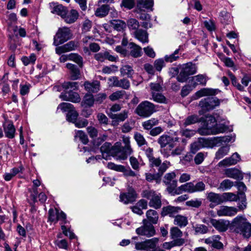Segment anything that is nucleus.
Segmentation results:
<instances>
[{"mask_svg":"<svg viewBox=\"0 0 251 251\" xmlns=\"http://www.w3.org/2000/svg\"><path fill=\"white\" fill-rule=\"evenodd\" d=\"M152 97L153 100L157 102L163 103H167L166 98L160 92L157 93L153 92V95H152Z\"/></svg>","mask_w":251,"mask_h":251,"instance_id":"54","label":"nucleus"},{"mask_svg":"<svg viewBox=\"0 0 251 251\" xmlns=\"http://www.w3.org/2000/svg\"><path fill=\"white\" fill-rule=\"evenodd\" d=\"M136 197L135 191L133 189H130L127 192L121 193L120 201L126 204L135 201Z\"/></svg>","mask_w":251,"mask_h":251,"instance_id":"17","label":"nucleus"},{"mask_svg":"<svg viewBox=\"0 0 251 251\" xmlns=\"http://www.w3.org/2000/svg\"><path fill=\"white\" fill-rule=\"evenodd\" d=\"M146 153L152 166L158 167L160 165L161 160L159 158H155L152 156V150L149 149L146 151Z\"/></svg>","mask_w":251,"mask_h":251,"instance_id":"47","label":"nucleus"},{"mask_svg":"<svg viewBox=\"0 0 251 251\" xmlns=\"http://www.w3.org/2000/svg\"><path fill=\"white\" fill-rule=\"evenodd\" d=\"M142 197L150 200L149 205L150 207L155 209L160 208L162 203L161 201V196L153 190H144L142 194Z\"/></svg>","mask_w":251,"mask_h":251,"instance_id":"4","label":"nucleus"},{"mask_svg":"<svg viewBox=\"0 0 251 251\" xmlns=\"http://www.w3.org/2000/svg\"><path fill=\"white\" fill-rule=\"evenodd\" d=\"M234 222L238 226L241 233L246 238L251 236V225L242 217H237Z\"/></svg>","mask_w":251,"mask_h":251,"instance_id":"10","label":"nucleus"},{"mask_svg":"<svg viewBox=\"0 0 251 251\" xmlns=\"http://www.w3.org/2000/svg\"><path fill=\"white\" fill-rule=\"evenodd\" d=\"M158 241V239L157 238H153L144 242H137L135 243V248L138 250L148 251L155 248Z\"/></svg>","mask_w":251,"mask_h":251,"instance_id":"11","label":"nucleus"},{"mask_svg":"<svg viewBox=\"0 0 251 251\" xmlns=\"http://www.w3.org/2000/svg\"><path fill=\"white\" fill-rule=\"evenodd\" d=\"M170 234L172 239H175L182 236V231L176 226L173 227L170 229Z\"/></svg>","mask_w":251,"mask_h":251,"instance_id":"60","label":"nucleus"},{"mask_svg":"<svg viewBox=\"0 0 251 251\" xmlns=\"http://www.w3.org/2000/svg\"><path fill=\"white\" fill-rule=\"evenodd\" d=\"M205 185L202 181L197 182L196 184L192 182L186 183L179 186L181 194L184 192L189 193L201 192L205 190Z\"/></svg>","mask_w":251,"mask_h":251,"instance_id":"7","label":"nucleus"},{"mask_svg":"<svg viewBox=\"0 0 251 251\" xmlns=\"http://www.w3.org/2000/svg\"><path fill=\"white\" fill-rule=\"evenodd\" d=\"M208 121H210L211 123L213 124L212 126H207L206 127H203L200 128L196 131L201 135H208L209 134H215L219 133L220 132V128L218 127L216 124V120L215 118L212 116L208 117Z\"/></svg>","mask_w":251,"mask_h":251,"instance_id":"8","label":"nucleus"},{"mask_svg":"<svg viewBox=\"0 0 251 251\" xmlns=\"http://www.w3.org/2000/svg\"><path fill=\"white\" fill-rule=\"evenodd\" d=\"M183 127H180V133L182 136H185L186 138L192 137L197 132L195 130L184 128Z\"/></svg>","mask_w":251,"mask_h":251,"instance_id":"56","label":"nucleus"},{"mask_svg":"<svg viewBox=\"0 0 251 251\" xmlns=\"http://www.w3.org/2000/svg\"><path fill=\"white\" fill-rule=\"evenodd\" d=\"M158 124V120L155 118H151L147 121L144 122L142 125L146 129H151L153 126Z\"/></svg>","mask_w":251,"mask_h":251,"instance_id":"51","label":"nucleus"},{"mask_svg":"<svg viewBox=\"0 0 251 251\" xmlns=\"http://www.w3.org/2000/svg\"><path fill=\"white\" fill-rule=\"evenodd\" d=\"M137 11H142L145 9H151L153 5V0H137Z\"/></svg>","mask_w":251,"mask_h":251,"instance_id":"29","label":"nucleus"},{"mask_svg":"<svg viewBox=\"0 0 251 251\" xmlns=\"http://www.w3.org/2000/svg\"><path fill=\"white\" fill-rule=\"evenodd\" d=\"M225 174L228 177L240 180H242L244 177L242 172L235 168L226 169Z\"/></svg>","mask_w":251,"mask_h":251,"instance_id":"21","label":"nucleus"},{"mask_svg":"<svg viewBox=\"0 0 251 251\" xmlns=\"http://www.w3.org/2000/svg\"><path fill=\"white\" fill-rule=\"evenodd\" d=\"M85 89L88 92L97 93L100 88V83L98 81H94L92 82L85 81L84 84Z\"/></svg>","mask_w":251,"mask_h":251,"instance_id":"28","label":"nucleus"},{"mask_svg":"<svg viewBox=\"0 0 251 251\" xmlns=\"http://www.w3.org/2000/svg\"><path fill=\"white\" fill-rule=\"evenodd\" d=\"M126 95V92L123 90L117 91L109 96V99L112 101L122 99Z\"/></svg>","mask_w":251,"mask_h":251,"instance_id":"49","label":"nucleus"},{"mask_svg":"<svg viewBox=\"0 0 251 251\" xmlns=\"http://www.w3.org/2000/svg\"><path fill=\"white\" fill-rule=\"evenodd\" d=\"M146 220H143L144 226L137 228L136 232L138 235L151 237L155 234V231L154 226L151 224H147Z\"/></svg>","mask_w":251,"mask_h":251,"instance_id":"13","label":"nucleus"},{"mask_svg":"<svg viewBox=\"0 0 251 251\" xmlns=\"http://www.w3.org/2000/svg\"><path fill=\"white\" fill-rule=\"evenodd\" d=\"M146 216L148 221L153 224L157 223L158 220V214L157 212L152 209L148 210L146 212Z\"/></svg>","mask_w":251,"mask_h":251,"instance_id":"42","label":"nucleus"},{"mask_svg":"<svg viewBox=\"0 0 251 251\" xmlns=\"http://www.w3.org/2000/svg\"><path fill=\"white\" fill-rule=\"evenodd\" d=\"M134 138L139 146H142L147 144V142L144 136L139 132L135 133Z\"/></svg>","mask_w":251,"mask_h":251,"instance_id":"57","label":"nucleus"},{"mask_svg":"<svg viewBox=\"0 0 251 251\" xmlns=\"http://www.w3.org/2000/svg\"><path fill=\"white\" fill-rule=\"evenodd\" d=\"M121 75L123 76L126 75L131 78L134 74V70L132 67L128 65L123 66L120 69Z\"/></svg>","mask_w":251,"mask_h":251,"instance_id":"44","label":"nucleus"},{"mask_svg":"<svg viewBox=\"0 0 251 251\" xmlns=\"http://www.w3.org/2000/svg\"><path fill=\"white\" fill-rule=\"evenodd\" d=\"M183 151V148L180 146L177 147L175 150L172 151L170 153L166 151L165 149L161 150V153L166 157L172 155L173 156L181 154Z\"/></svg>","mask_w":251,"mask_h":251,"instance_id":"45","label":"nucleus"},{"mask_svg":"<svg viewBox=\"0 0 251 251\" xmlns=\"http://www.w3.org/2000/svg\"><path fill=\"white\" fill-rule=\"evenodd\" d=\"M155 111V105L148 100L141 102L135 109V113L139 116L144 118L150 117Z\"/></svg>","mask_w":251,"mask_h":251,"instance_id":"3","label":"nucleus"},{"mask_svg":"<svg viewBox=\"0 0 251 251\" xmlns=\"http://www.w3.org/2000/svg\"><path fill=\"white\" fill-rule=\"evenodd\" d=\"M129 49H130L129 54L132 57L137 58L141 56L142 48L139 46L133 43H130Z\"/></svg>","mask_w":251,"mask_h":251,"instance_id":"32","label":"nucleus"},{"mask_svg":"<svg viewBox=\"0 0 251 251\" xmlns=\"http://www.w3.org/2000/svg\"><path fill=\"white\" fill-rule=\"evenodd\" d=\"M92 22L88 19H85L82 22V30L83 32H87L90 31L92 27Z\"/></svg>","mask_w":251,"mask_h":251,"instance_id":"64","label":"nucleus"},{"mask_svg":"<svg viewBox=\"0 0 251 251\" xmlns=\"http://www.w3.org/2000/svg\"><path fill=\"white\" fill-rule=\"evenodd\" d=\"M79 16L78 12L75 9H71L70 11L66 10L64 15L62 19L67 24H72L75 23Z\"/></svg>","mask_w":251,"mask_h":251,"instance_id":"19","label":"nucleus"},{"mask_svg":"<svg viewBox=\"0 0 251 251\" xmlns=\"http://www.w3.org/2000/svg\"><path fill=\"white\" fill-rule=\"evenodd\" d=\"M71 32L69 28L63 27L59 28L53 38V45L57 46L70 39Z\"/></svg>","mask_w":251,"mask_h":251,"instance_id":"6","label":"nucleus"},{"mask_svg":"<svg viewBox=\"0 0 251 251\" xmlns=\"http://www.w3.org/2000/svg\"><path fill=\"white\" fill-rule=\"evenodd\" d=\"M74 108L73 104L67 102H62L60 103L57 107L58 109H60L62 112H67L68 113H69Z\"/></svg>","mask_w":251,"mask_h":251,"instance_id":"53","label":"nucleus"},{"mask_svg":"<svg viewBox=\"0 0 251 251\" xmlns=\"http://www.w3.org/2000/svg\"><path fill=\"white\" fill-rule=\"evenodd\" d=\"M238 199V195L233 193L226 192L221 195V202L237 201Z\"/></svg>","mask_w":251,"mask_h":251,"instance_id":"36","label":"nucleus"},{"mask_svg":"<svg viewBox=\"0 0 251 251\" xmlns=\"http://www.w3.org/2000/svg\"><path fill=\"white\" fill-rule=\"evenodd\" d=\"M179 51L180 49H177L173 53L169 55H165L164 57L165 60L168 62H173L179 58Z\"/></svg>","mask_w":251,"mask_h":251,"instance_id":"52","label":"nucleus"},{"mask_svg":"<svg viewBox=\"0 0 251 251\" xmlns=\"http://www.w3.org/2000/svg\"><path fill=\"white\" fill-rule=\"evenodd\" d=\"M129 111L125 110L118 114H111L110 118L112 119L113 123H119L124 121L128 118Z\"/></svg>","mask_w":251,"mask_h":251,"instance_id":"26","label":"nucleus"},{"mask_svg":"<svg viewBox=\"0 0 251 251\" xmlns=\"http://www.w3.org/2000/svg\"><path fill=\"white\" fill-rule=\"evenodd\" d=\"M95 102L94 96L92 94L87 93L84 96L81 104L85 107H92Z\"/></svg>","mask_w":251,"mask_h":251,"instance_id":"41","label":"nucleus"},{"mask_svg":"<svg viewBox=\"0 0 251 251\" xmlns=\"http://www.w3.org/2000/svg\"><path fill=\"white\" fill-rule=\"evenodd\" d=\"M107 167L117 172H123L125 176H139L138 174H136L131 169H126L125 167L121 165H116L113 163H108L107 164Z\"/></svg>","mask_w":251,"mask_h":251,"instance_id":"14","label":"nucleus"},{"mask_svg":"<svg viewBox=\"0 0 251 251\" xmlns=\"http://www.w3.org/2000/svg\"><path fill=\"white\" fill-rule=\"evenodd\" d=\"M220 103L219 100L216 98H207L201 100L200 101V105L205 111H209L218 106Z\"/></svg>","mask_w":251,"mask_h":251,"instance_id":"12","label":"nucleus"},{"mask_svg":"<svg viewBox=\"0 0 251 251\" xmlns=\"http://www.w3.org/2000/svg\"><path fill=\"white\" fill-rule=\"evenodd\" d=\"M3 128L6 137L12 139L15 136V128L11 121H7L3 124Z\"/></svg>","mask_w":251,"mask_h":251,"instance_id":"24","label":"nucleus"},{"mask_svg":"<svg viewBox=\"0 0 251 251\" xmlns=\"http://www.w3.org/2000/svg\"><path fill=\"white\" fill-rule=\"evenodd\" d=\"M50 6L52 7L51 10V13L56 14L62 18L66 9L62 5H57L54 3H50Z\"/></svg>","mask_w":251,"mask_h":251,"instance_id":"39","label":"nucleus"},{"mask_svg":"<svg viewBox=\"0 0 251 251\" xmlns=\"http://www.w3.org/2000/svg\"><path fill=\"white\" fill-rule=\"evenodd\" d=\"M179 74L177 76L178 81L183 82L186 81L188 76L195 74L197 72V67L195 64L191 62L183 64L180 68Z\"/></svg>","mask_w":251,"mask_h":251,"instance_id":"5","label":"nucleus"},{"mask_svg":"<svg viewBox=\"0 0 251 251\" xmlns=\"http://www.w3.org/2000/svg\"><path fill=\"white\" fill-rule=\"evenodd\" d=\"M94 58L96 60L101 62H103L105 59H107L111 62H115L118 59V56L112 55L110 54L108 51H105L95 54Z\"/></svg>","mask_w":251,"mask_h":251,"instance_id":"20","label":"nucleus"},{"mask_svg":"<svg viewBox=\"0 0 251 251\" xmlns=\"http://www.w3.org/2000/svg\"><path fill=\"white\" fill-rule=\"evenodd\" d=\"M207 79L206 76L202 75H199L192 77V82L193 84V86L196 87L197 85H204L206 84Z\"/></svg>","mask_w":251,"mask_h":251,"instance_id":"43","label":"nucleus"},{"mask_svg":"<svg viewBox=\"0 0 251 251\" xmlns=\"http://www.w3.org/2000/svg\"><path fill=\"white\" fill-rule=\"evenodd\" d=\"M75 137L78 138L84 144H86L88 142V138L87 135L82 130L77 131Z\"/></svg>","mask_w":251,"mask_h":251,"instance_id":"62","label":"nucleus"},{"mask_svg":"<svg viewBox=\"0 0 251 251\" xmlns=\"http://www.w3.org/2000/svg\"><path fill=\"white\" fill-rule=\"evenodd\" d=\"M188 223V219L186 216L177 215L175 217L174 224L180 227L186 226Z\"/></svg>","mask_w":251,"mask_h":251,"instance_id":"37","label":"nucleus"},{"mask_svg":"<svg viewBox=\"0 0 251 251\" xmlns=\"http://www.w3.org/2000/svg\"><path fill=\"white\" fill-rule=\"evenodd\" d=\"M99 6L95 11V16L100 18L105 17L108 14L109 11V5L102 4Z\"/></svg>","mask_w":251,"mask_h":251,"instance_id":"34","label":"nucleus"},{"mask_svg":"<svg viewBox=\"0 0 251 251\" xmlns=\"http://www.w3.org/2000/svg\"><path fill=\"white\" fill-rule=\"evenodd\" d=\"M59 210L57 209H50L49 211V220L51 222L56 223Z\"/></svg>","mask_w":251,"mask_h":251,"instance_id":"58","label":"nucleus"},{"mask_svg":"<svg viewBox=\"0 0 251 251\" xmlns=\"http://www.w3.org/2000/svg\"><path fill=\"white\" fill-rule=\"evenodd\" d=\"M78 116V113L75 110V108L72 110L69 113H67L66 118L67 121L72 122H75Z\"/></svg>","mask_w":251,"mask_h":251,"instance_id":"61","label":"nucleus"},{"mask_svg":"<svg viewBox=\"0 0 251 251\" xmlns=\"http://www.w3.org/2000/svg\"><path fill=\"white\" fill-rule=\"evenodd\" d=\"M241 160L239 154L234 153L230 157L226 158L221 161V165L230 166L237 164Z\"/></svg>","mask_w":251,"mask_h":251,"instance_id":"25","label":"nucleus"},{"mask_svg":"<svg viewBox=\"0 0 251 251\" xmlns=\"http://www.w3.org/2000/svg\"><path fill=\"white\" fill-rule=\"evenodd\" d=\"M113 147H112L110 143L107 142H105L100 147V151L102 153V157L103 158L107 159V155L105 157L104 156V153H106V154L109 153L111 149L112 150ZM112 152L114 153V155H115V153L113 152V150H112Z\"/></svg>","mask_w":251,"mask_h":251,"instance_id":"50","label":"nucleus"},{"mask_svg":"<svg viewBox=\"0 0 251 251\" xmlns=\"http://www.w3.org/2000/svg\"><path fill=\"white\" fill-rule=\"evenodd\" d=\"M204 243L211 245L213 248L220 249V237L218 235H214L204 240Z\"/></svg>","mask_w":251,"mask_h":251,"instance_id":"35","label":"nucleus"},{"mask_svg":"<svg viewBox=\"0 0 251 251\" xmlns=\"http://www.w3.org/2000/svg\"><path fill=\"white\" fill-rule=\"evenodd\" d=\"M199 122L200 119L198 116L196 115H192L188 116L184 120L179 122V125L180 127H186Z\"/></svg>","mask_w":251,"mask_h":251,"instance_id":"27","label":"nucleus"},{"mask_svg":"<svg viewBox=\"0 0 251 251\" xmlns=\"http://www.w3.org/2000/svg\"><path fill=\"white\" fill-rule=\"evenodd\" d=\"M207 199L210 202V208H213L220 203V196L218 194L209 192L207 194Z\"/></svg>","mask_w":251,"mask_h":251,"instance_id":"30","label":"nucleus"},{"mask_svg":"<svg viewBox=\"0 0 251 251\" xmlns=\"http://www.w3.org/2000/svg\"><path fill=\"white\" fill-rule=\"evenodd\" d=\"M218 89L211 88H203L197 91L195 94V99H197L201 97L207 96H213L218 94Z\"/></svg>","mask_w":251,"mask_h":251,"instance_id":"22","label":"nucleus"},{"mask_svg":"<svg viewBox=\"0 0 251 251\" xmlns=\"http://www.w3.org/2000/svg\"><path fill=\"white\" fill-rule=\"evenodd\" d=\"M123 141L125 144L124 147H122L121 144L117 142L112 148L115 156L119 159L125 160L127 156L131 155L133 151L130 145V140L128 137H124Z\"/></svg>","mask_w":251,"mask_h":251,"instance_id":"2","label":"nucleus"},{"mask_svg":"<svg viewBox=\"0 0 251 251\" xmlns=\"http://www.w3.org/2000/svg\"><path fill=\"white\" fill-rule=\"evenodd\" d=\"M181 209V207L179 206L169 205L163 207L161 214L163 216L169 215L170 217H174Z\"/></svg>","mask_w":251,"mask_h":251,"instance_id":"23","label":"nucleus"},{"mask_svg":"<svg viewBox=\"0 0 251 251\" xmlns=\"http://www.w3.org/2000/svg\"><path fill=\"white\" fill-rule=\"evenodd\" d=\"M135 37L142 43H148V35L146 30L143 29H138L134 33Z\"/></svg>","mask_w":251,"mask_h":251,"instance_id":"40","label":"nucleus"},{"mask_svg":"<svg viewBox=\"0 0 251 251\" xmlns=\"http://www.w3.org/2000/svg\"><path fill=\"white\" fill-rule=\"evenodd\" d=\"M179 138L178 137H173L168 134H164L160 136L157 140L161 148L164 149L167 145L171 151L174 148L175 142H178Z\"/></svg>","mask_w":251,"mask_h":251,"instance_id":"9","label":"nucleus"},{"mask_svg":"<svg viewBox=\"0 0 251 251\" xmlns=\"http://www.w3.org/2000/svg\"><path fill=\"white\" fill-rule=\"evenodd\" d=\"M229 76L233 85H234L237 88V89L241 91L244 90V86H247L249 84V81H250V76L247 75H245L242 78L241 83L243 85H241L237 82L236 78L232 73H229Z\"/></svg>","mask_w":251,"mask_h":251,"instance_id":"15","label":"nucleus"},{"mask_svg":"<svg viewBox=\"0 0 251 251\" xmlns=\"http://www.w3.org/2000/svg\"><path fill=\"white\" fill-rule=\"evenodd\" d=\"M69 60H72L76 63L80 67L82 66V58L77 54L71 53L69 54Z\"/></svg>","mask_w":251,"mask_h":251,"instance_id":"55","label":"nucleus"},{"mask_svg":"<svg viewBox=\"0 0 251 251\" xmlns=\"http://www.w3.org/2000/svg\"><path fill=\"white\" fill-rule=\"evenodd\" d=\"M59 98L63 100L70 101L73 102H79L81 99L79 94L70 91L65 93H61Z\"/></svg>","mask_w":251,"mask_h":251,"instance_id":"18","label":"nucleus"},{"mask_svg":"<svg viewBox=\"0 0 251 251\" xmlns=\"http://www.w3.org/2000/svg\"><path fill=\"white\" fill-rule=\"evenodd\" d=\"M127 25L129 30L134 33L138 30L139 22L135 19H130L127 22Z\"/></svg>","mask_w":251,"mask_h":251,"instance_id":"46","label":"nucleus"},{"mask_svg":"<svg viewBox=\"0 0 251 251\" xmlns=\"http://www.w3.org/2000/svg\"><path fill=\"white\" fill-rule=\"evenodd\" d=\"M234 185V184L233 181L229 179H225L221 183V189L228 190Z\"/></svg>","mask_w":251,"mask_h":251,"instance_id":"63","label":"nucleus"},{"mask_svg":"<svg viewBox=\"0 0 251 251\" xmlns=\"http://www.w3.org/2000/svg\"><path fill=\"white\" fill-rule=\"evenodd\" d=\"M233 129L229 125V122L226 120H221V133L224 132H230L228 135L221 136V157L226 155L229 151V143L234 142L235 135L231 133Z\"/></svg>","mask_w":251,"mask_h":251,"instance_id":"1","label":"nucleus"},{"mask_svg":"<svg viewBox=\"0 0 251 251\" xmlns=\"http://www.w3.org/2000/svg\"><path fill=\"white\" fill-rule=\"evenodd\" d=\"M23 63L25 66H27L29 64H33L36 60V56L34 53H31L29 56H23L22 59Z\"/></svg>","mask_w":251,"mask_h":251,"instance_id":"48","label":"nucleus"},{"mask_svg":"<svg viewBox=\"0 0 251 251\" xmlns=\"http://www.w3.org/2000/svg\"><path fill=\"white\" fill-rule=\"evenodd\" d=\"M202 201L201 199H195L187 201L185 204L187 206L199 208L201 206Z\"/></svg>","mask_w":251,"mask_h":251,"instance_id":"59","label":"nucleus"},{"mask_svg":"<svg viewBox=\"0 0 251 251\" xmlns=\"http://www.w3.org/2000/svg\"><path fill=\"white\" fill-rule=\"evenodd\" d=\"M165 184L168 186L167 187V192L171 195L175 196L181 194L180 189H179V187L176 188L177 185L176 180H174L170 183Z\"/></svg>","mask_w":251,"mask_h":251,"instance_id":"31","label":"nucleus"},{"mask_svg":"<svg viewBox=\"0 0 251 251\" xmlns=\"http://www.w3.org/2000/svg\"><path fill=\"white\" fill-rule=\"evenodd\" d=\"M237 209L233 207L221 206V216H232L237 212Z\"/></svg>","mask_w":251,"mask_h":251,"instance_id":"38","label":"nucleus"},{"mask_svg":"<svg viewBox=\"0 0 251 251\" xmlns=\"http://www.w3.org/2000/svg\"><path fill=\"white\" fill-rule=\"evenodd\" d=\"M108 81L111 82V85L113 87H120L124 89H128L130 87V82L126 78L119 80L118 77L113 76L110 77Z\"/></svg>","mask_w":251,"mask_h":251,"instance_id":"16","label":"nucleus"},{"mask_svg":"<svg viewBox=\"0 0 251 251\" xmlns=\"http://www.w3.org/2000/svg\"><path fill=\"white\" fill-rule=\"evenodd\" d=\"M66 67L70 70L71 77L72 80L78 79L80 77V71L76 66L71 63L66 64Z\"/></svg>","mask_w":251,"mask_h":251,"instance_id":"33","label":"nucleus"}]
</instances>
